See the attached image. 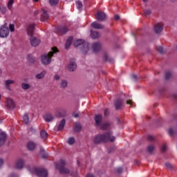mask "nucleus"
I'll return each mask as SVG.
<instances>
[{
	"mask_svg": "<svg viewBox=\"0 0 177 177\" xmlns=\"http://www.w3.org/2000/svg\"><path fill=\"white\" fill-rule=\"evenodd\" d=\"M111 135H113L111 131H109L104 134H99L94 138L93 142L96 145L102 143V142H104V143L107 142H114L115 140V137L111 136Z\"/></svg>",
	"mask_w": 177,
	"mask_h": 177,
	"instance_id": "1",
	"label": "nucleus"
},
{
	"mask_svg": "<svg viewBox=\"0 0 177 177\" xmlns=\"http://www.w3.org/2000/svg\"><path fill=\"white\" fill-rule=\"evenodd\" d=\"M59 50L57 48L54 47L52 48V51L49 52L48 55H44L41 56V62L42 64L48 65L50 64V62H52V57H53V55L55 53H57Z\"/></svg>",
	"mask_w": 177,
	"mask_h": 177,
	"instance_id": "2",
	"label": "nucleus"
},
{
	"mask_svg": "<svg viewBox=\"0 0 177 177\" xmlns=\"http://www.w3.org/2000/svg\"><path fill=\"white\" fill-rule=\"evenodd\" d=\"M73 45L75 48L80 46V45H82V52L84 55H86L89 50V43L85 42L83 39H77L75 41Z\"/></svg>",
	"mask_w": 177,
	"mask_h": 177,
	"instance_id": "3",
	"label": "nucleus"
},
{
	"mask_svg": "<svg viewBox=\"0 0 177 177\" xmlns=\"http://www.w3.org/2000/svg\"><path fill=\"white\" fill-rule=\"evenodd\" d=\"M66 165V161L64 160H60L59 162L55 164V167L59 169L60 174H70V170L64 167Z\"/></svg>",
	"mask_w": 177,
	"mask_h": 177,
	"instance_id": "4",
	"label": "nucleus"
},
{
	"mask_svg": "<svg viewBox=\"0 0 177 177\" xmlns=\"http://www.w3.org/2000/svg\"><path fill=\"white\" fill-rule=\"evenodd\" d=\"M33 172L39 177H48V171L42 168H33Z\"/></svg>",
	"mask_w": 177,
	"mask_h": 177,
	"instance_id": "5",
	"label": "nucleus"
},
{
	"mask_svg": "<svg viewBox=\"0 0 177 177\" xmlns=\"http://www.w3.org/2000/svg\"><path fill=\"white\" fill-rule=\"evenodd\" d=\"M9 36V28L6 25H3L0 28V37L6 38Z\"/></svg>",
	"mask_w": 177,
	"mask_h": 177,
	"instance_id": "6",
	"label": "nucleus"
},
{
	"mask_svg": "<svg viewBox=\"0 0 177 177\" xmlns=\"http://www.w3.org/2000/svg\"><path fill=\"white\" fill-rule=\"evenodd\" d=\"M106 17H107V15H106V13L103 12H97L95 14V19L98 21H104Z\"/></svg>",
	"mask_w": 177,
	"mask_h": 177,
	"instance_id": "7",
	"label": "nucleus"
},
{
	"mask_svg": "<svg viewBox=\"0 0 177 177\" xmlns=\"http://www.w3.org/2000/svg\"><path fill=\"white\" fill-rule=\"evenodd\" d=\"M114 104L115 110H120L124 104V100L118 98L115 101Z\"/></svg>",
	"mask_w": 177,
	"mask_h": 177,
	"instance_id": "8",
	"label": "nucleus"
},
{
	"mask_svg": "<svg viewBox=\"0 0 177 177\" xmlns=\"http://www.w3.org/2000/svg\"><path fill=\"white\" fill-rule=\"evenodd\" d=\"M30 45L32 46H38L41 44V40L35 37H32L30 39Z\"/></svg>",
	"mask_w": 177,
	"mask_h": 177,
	"instance_id": "9",
	"label": "nucleus"
},
{
	"mask_svg": "<svg viewBox=\"0 0 177 177\" xmlns=\"http://www.w3.org/2000/svg\"><path fill=\"white\" fill-rule=\"evenodd\" d=\"M68 32V28L66 26H58L57 28V32L59 34V35H63Z\"/></svg>",
	"mask_w": 177,
	"mask_h": 177,
	"instance_id": "10",
	"label": "nucleus"
},
{
	"mask_svg": "<svg viewBox=\"0 0 177 177\" xmlns=\"http://www.w3.org/2000/svg\"><path fill=\"white\" fill-rule=\"evenodd\" d=\"M6 106L8 109H13L16 107V104H15V101L12 98H7Z\"/></svg>",
	"mask_w": 177,
	"mask_h": 177,
	"instance_id": "11",
	"label": "nucleus"
},
{
	"mask_svg": "<svg viewBox=\"0 0 177 177\" xmlns=\"http://www.w3.org/2000/svg\"><path fill=\"white\" fill-rule=\"evenodd\" d=\"M67 68L69 71H74L77 68V64L74 59L70 61Z\"/></svg>",
	"mask_w": 177,
	"mask_h": 177,
	"instance_id": "12",
	"label": "nucleus"
},
{
	"mask_svg": "<svg viewBox=\"0 0 177 177\" xmlns=\"http://www.w3.org/2000/svg\"><path fill=\"white\" fill-rule=\"evenodd\" d=\"M95 127H100L102 121H103V116L100 114L96 115L95 117Z\"/></svg>",
	"mask_w": 177,
	"mask_h": 177,
	"instance_id": "13",
	"label": "nucleus"
},
{
	"mask_svg": "<svg viewBox=\"0 0 177 177\" xmlns=\"http://www.w3.org/2000/svg\"><path fill=\"white\" fill-rule=\"evenodd\" d=\"M35 28V25L32 24L29 25L27 28V33L29 37H32L34 35V29Z\"/></svg>",
	"mask_w": 177,
	"mask_h": 177,
	"instance_id": "14",
	"label": "nucleus"
},
{
	"mask_svg": "<svg viewBox=\"0 0 177 177\" xmlns=\"http://www.w3.org/2000/svg\"><path fill=\"white\" fill-rule=\"evenodd\" d=\"M44 118L46 122H50L55 120V116H53V115L50 113H47L44 115Z\"/></svg>",
	"mask_w": 177,
	"mask_h": 177,
	"instance_id": "15",
	"label": "nucleus"
},
{
	"mask_svg": "<svg viewBox=\"0 0 177 177\" xmlns=\"http://www.w3.org/2000/svg\"><path fill=\"white\" fill-rule=\"evenodd\" d=\"M92 49H93V52H94V53H97V52H99V50H100V49H102V45H100V43H99V42H95V43L93 44Z\"/></svg>",
	"mask_w": 177,
	"mask_h": 177,
	"instance_id": "16",
	"label": "nucleus"
},
{
	"mask_svg": "<svg viewBox=\"0 0 177 177\" xmlns=\"http://www.w3.org/2000/svg\"><path fill=\"white\" fill-rule=\"evenodd\" d=\"M49 19V14H48V11L42 9V12L41 15V21H46Z\"/></svg>",
	"mask_w": 177,
	"mask_h": 177,
	"instance_id": "17",
	"label": "nucleus"
},
{
	"mask_svg": "<svg viewBox=\"0 0 177 177\" xmlns=\"http://www.w3.org/2000/svg\"><path fill=\"white\" fill-rule=\"evenodd\" d=\"M163 28L164 26L162 25V24H158L154 26V31L156 34H160V32L162 31Z\"/></svg>",
	"mask_w": 177,
	"mask_h": 177,
	"instance_id": "18",
	"label": "nucleus"
},
{
	"mask_svg": "<svg viewBox=\"0 0 177 177\" xmlns=\"http://www.w3.org/2000/svg\"><path fill=\"white\" fill-rule=\"evenodd\" d=\"M55 115L57 117H64L66 115V110L63 109H57Z\"/></svg>",
	"mask_w": 177,
	"mask_h": 177,
	"instance_id": "19",
	"label": "nucleus"
},
{
	"mask_svg": "<svg viewBox=\"0 0 177 177\" xmlns=\"http://www.w3.org/2000/svg\"><path fill=\"white\" fill-rule=\"evenodd\" d=\"M91 27L95 30H103V28H104V26L97 23V21L93 22L91 24Z\"/></svg>",
	"mask_w": 177,
	"mask_h": 177,
	"instance_id": "20",
	"label": "nucleus"
},
{
	"mask_svg": "<svg viewBox=\"0 0 177 177\" xmlns=\"http://www.w3.org/2000/svg\"><path fill=\"white\" fill-rule=\"evenodd\" d=\"M23 167H24V160L23 159H19L17 160L15 164V168H17V169H21Z\"/></svg>",
	"mask_w": 177,
	"mask_h": 177,
	"instance_id": "21",
	"label": "nucleus"
},
{
	"mask_svg": "<svg viewBox=\"0 0 177 177\" xmlns=\"http://www.w3.org/2000/svg\"><path fill=\"white\" fill-rule=\"evenodd\" d=\"M6 140V133L0 131V146H2Z\"/></svg>",
	"mask_w": 177,
	"mask_h": 177,
	"instance_id": "22",
	"label": "nucleus"
},
{
	"mask_svg": "<svg viewBox=\"0 0 177 177\" xmlns=\"http://www.w3.org/2000/svg\"><path fill=\"white\" fill-rule=\"evenodd\" d=\"M35 147H37V145L34 143V142H29L27 144V148L29 149L30 151H32V150L35 149Z\"/></svg>",
	"mask_w": 177,
	"mask_h": 177,
	"instance_id": "23",
	"label": "nucleus"
},
{
	"mask_svg": "<svg viewBox=\"0 0 177 177\" xmlns=\"http://www.w3.org/2000/svg\"><path fill=\"white\" fill-rule=\"evenodd\" d=\"M13 84H15V80H8L5 82L6 87L8 91H10V85H12Z\"/></svg>",
	"mask_w": 177,
	"mask_h": 177,
	"instance_id": "24",
	"label": "nucleus"
},
{
	"mask_svg": "<svg viewBox=\"0 0 177 177\" xmlns=\"http://www.w3.org/2000/svg\"><path fill=\"white\" fill-rule=\"evenodd\" d=\"M111 125V124H110V122H105L100 126V129L102 131H106V129H109V128H110Z\"/></svg>",
	"mask_w": 177,
	"mask_h": 177,
	"instance_id": "25",
	"label": "nucleus"
},
{
	"mask_svg": "<svg viewBox=\"0 0 177 177\" xmlns=\"http://www.w3.org/2000/svg\"><path fill=\"white\" fill-rule=\"evenodd\" d=\"M64 125H66V120L63 119L59 124L57 129V131H62V129H63V128H64Z\"/></svg>",
	"mask_w": 177,
	"mask_h": 177,
	"instance_id": "26",
	"label": "nucleus"
},
{
	"mask_svg": "<svg viewBox=\"0 0 177 177\" xmlns=\"http://www.w3.org/2000/svg\"><path fill=\"white\" fill-rule=\"evenodd\" d=\"M73 42V37H69L68 39L66 40L65 48L66 49H68L70 46H71V43Z\"/></svg>",
	"mask_w": 177,
	"mask_h": 177,
	"instance_id": "27",
	"label": "nucleus"
},
{
	"mask_svg": "<svg viewBox=\"0 0 177 177\" xmlns=\"http://www.w3.org/2000/svg\"><path fill=\"white\" fill-rule=\"evenodd\" d=\"M91 37L92 39H96V38H99V32L91 30Z\"/></svg>",
	"mask_w": 177,
	"mask_h": 177,
	"instance_id": "28",
	"label": "nucleus"
},
{
	"mask_svg": "<svg viewBox=\"0 0 177 177\" xmlns=\"http://www.w3.org/2000/svg\"><path fill=\"white\" fill-rule=\"evenodd\" d=\"M40 136L42 139H44V140H46V139H48V133L44 131V130H42L41 132H40Z\"/></svg>",
	"mask_w": 177,
	"mask_h": 177,
	"instance_id": "29",
	"label": "nucleus"
},
{
	"mask_svg": "<svg viewBox=\"0 0 177 177\" xmlns=\"http://www.w3.org/2000/svg\"><path fill=\"white\" fill-rule=\"evenodd\" d=\"M104 59L105 62H109V63H113L114 62V59L109 57V55L105 54L104 56Z\"/></svg>",
	"mask_w": 177,
	"mask_h": 177,
	"instance_id": "30",
	"label": "nucleus"
},
{
	"mask_svg": "<svg viewBox=\"0 0 177 177\" xmlns=\"http://www.w3.org/2000/svg\"><path fill=\"white\" fill-rule=\"evenodd\" d=\"M45 74H46V71H44L43 72L36 75L37 80H42V78L45 77Z\"/></svg>",
	"mask_w": 177,
	"mask_h": 177,
	"instance_id": "31",
	"label": "nucleus"
},
{
	"mask_svg": "<svg viewBox=\"0 0 177 177\" xmlns=\"http://www.w3.org/2000/svg\"><path fill=\"white\" fill-rule=\"evenodd\" d=\"M23 122L24 124H28L30 122V117L28 116V113H26L23 117Z\"/></svg>",
	"mask_w": 177,
	"mask_h": 177,
	"instance_id": "32",
	"label": "nucleus"
},
{
	"mask_svg": "<svg viewBox=\"0 0 177 177\" xmlns=\"http://www.w3.org/2000/svg\"><path fill=\"white\" fill-rule=\"evenodd\" d=\"M81 124L80 123H76L75 124V126H74V131L75 132H80V131H81Z\"/></svg>",
	"mask_w": 177,
	"mask_h": 177,
	"instance_id": "33",
	"label": "nucleus"
},
{
	"mask_svg": "<svg viewBox=\"0 0 177 177\" xmlns=\"http://www.w3.org/2000/svg\"><path fill=\"white\" fill-rule=\"evenodd\" d=\"M76 6L78 10H82V2L81 1H76Z\"/></svg>",
	"mask_w": 177,
	"mask_h": 177,
	"instance_id": "34",
	"label": "nucleus"
},
{
	"mask_svg": "<svg viewBox=\"0 0 177 177\" xmlns=\"http://www.w3.org/2000/svg\"><path fill=\"white\" fill-rule=\"evenodd\" d=\"M30 87H31V86H30V84H28L27 83L21 84V88H22V89H24V91H27V89H30Z\"/></svg>",
	"mask_w": 177,
	"mask_h": 177,
	"instance_id": "35",
	"label": "nucleus"
},
{
	"mask_svg": "<svg viewBox=\"0 0 177 177\" xmlns=\"http://www.w3.org/2000/svg\"><path fill=\"white\" fill-rule=\"evenodd\" d=\"M40 154L41 155L42 158H46V157H48V153L44 149H41Z\"/></svg>",
	"mask_w": 177,
	"mask_h": 177,
	"instance_id": "36",
	"label": "nucleus"
},
{
	"mask_svg": "<svg viewBox=\"0 0 177 177\" xmlns=\"http://www.w3.org/2000/svg\"><path fill=\"white\" fill-rule=\"evenodd\" d=\"M49 3L51 6H55V5L59 3V0H49Z\"/></svg>",
	"mask_w": 177,
	"mask_h": 177,
	"instance_id": "37",
	"label": "nucleus"
},
{
	"mask_svg": "<svg viewBox=\"0 0 177 177\" xmlns=\"http://www.w3.org/2000/svg\"><path fill=\"white\" fill-rule=\"evenodd\" d=\"M27 59L29 63H34L35 62V58L31 57L30 55H28Z\"/></svg>",
	"mask_w": 177,
	"mask_h": 177,
	"instance_id": "38",
	"label": "nucleus"
},
{
	"mask_svg": "<svg viewBox=\"0 0 177 177\" xmlns=\"http://www.w3.org/2000/svg\"><path fill=\"white\" fill-rule=\"evenodd\" d=\"M13 3H15V0H10L8 1V8L10 10H12Z\"/></svg>",
	"mask_w": 177,
	"mask_h": 177,
	"instance_id": "39",
	"label": "nucleus"
},
{
	"mask_svg": "<svg viewBox=\"0 0 177 177\" xmlns=\"http://www.w3.org/2000/svg\"><path fill=\"white\" fill-rule=\"evenodd\" d=\"M153 150H154V146L153 145H149L147 147V151L149 152V153H153Z\"/></svg>",
	"mask_w": 177,
	"mask_h": 177,
	"instance_id": "40",
	"label": "nucleus"
},
{
	"mask_svg": "<svg viewBox=\"0 0 177 177\" xmlns=\"http://www.w3.org/2000/svg\"><path fill=\"white\" fill-rule=\"evenodd\" d=\"M68 145H74L75 143V139L73 137H71L68 139Z\"/></svg>",
	"mask_w": 177,
	"mask_h": 177,
	"instance_id": "41",
	"label": "nucleus"
},
{
	"mask_svg": "<svg viewBox=\"0 0 177 177\" xmlns=\"http://www.w3.org/2000/svg\"><path fill=\"white\" fill-rule=\"evenodd\" d=\"M165 167H166V168L167 169H174V165H172V164H171L169 162H166L165 164Z\"/></svg>",
	"mask_w": 177,
	"mask_h": 177,
	"instance_id": "42",
	"label": "nucleus"
},
{
	"mask_svg": "<svg viewBox=\"0 0 177 177\" xmlns=\"http://www.w3.org/2000/svg\"><path fill=\"white\" fill-rule=\"evenodd\" d=\"M67 86V81L63 80L60 84L61 88H66Z\"/></svg>",
	"mask_w": 177,
	"mask_h": 177,
	"instance_id": "43",
	"label": "nucleus"
},
{
	"mask_svg": "<svg viewBox=\"0 0 177 177\" xmlns=\"http://www.w3.org/2000/svg\"><path fill=\"white\" fill-rule=\"evenodd\" d=\"M156 50H158V52H159V53H164V48L162 46H158L156 47Z\"/></svg>",
	"mask_w": 177,
	"mask_h": 177,
	"instance_id": "44",
	"label": "nucleus"
},
{
	"mask_svg": "<svg viewBox=\"0 0 177 177\" xmlns=\"http://www.w3.org/2000/svg\"><path fill=\"white\" fill-rule=\"evenodd\" d=\"M144 14L145 16H150V15H151V10H145Z\"/></svg>",
	"mask_w": 177,
	"mask_h": 177,
	"instance_id": "45",
	"label": "nucleus"
},
{
	"mask_svg": "<svg viewBox=\"0 0 177 177\" xmlns=\"http://www.w3.org/2000/svg\"><path fill=\"white\" fill-rule=\"evenodd\" d=\"M171 72H166L165 78V80H169L171 78Z\"/></svg>",
	"mask_w": 177,
	"mask_h": 177,
	"instance_id": "46",
	"label": "nucleus"
},
{
	"mask_svg": "<svg viewBox=\"0 0 177 177\" xmlns=\"http://www.w3.org/2000/svg\"><path fill=\"white\" fill-rule=\"evenodd\" d=\"M168 133L169 135V136H174L175 132L174 131V130L172 129V128L169 129L168 130Z\"/></svg>",
	"mask_w": 177,
	"mask_h": 177,
	"instance_id": "47",
	"label": "nucleus"
},
{
	"mask_svg": "<svg viewBox=\"0 0 177 177\" xmlns=\"http://www.w3.org/2000/svg\"><path fill=\"white\" fill-rule=\"evenodd\" d=\"M9 28H10V30L11 31V32H13V31H15V25L10 24Z\"/></svg>",
	"mask_w": 177,
	"mask_h": 177,
	"instance_id": "48",
	"label": "nucleus"
},
{
	"mask_svg": "<svg viewBox=\"0 0 177 177\" xmlns=\"http://www.w3.org/2000/svg\"><path fill=\"white\" fill-rule=\"evenodd\" d=\"M166 150H167V145H165V144H164L163 145H162L161 151H162V153H164Z\"/></svg>",
	"mask_w": 177,
	"mask_h": 177,
	"instance_id": "49",
	"label": "nucleus"
},
{
	"mask_svg": "<svg viewBox=\"0 0 177 177\" xmlns=\"http://www.w3.org/2000/svg\"><path fill=\"white\" fill-rule=\"evenodd\" d=\"M115 171L118 174H121L122 172V167H118L115 169Z\"/></svg>",
	"mask_w": 177,
	"mask_h": 177,
	"instance_id": "50",
	"label": "nucleus"
},
{
	"mask_svg": "<svg viewBox=\"0 0 177 177\" xmlns=\"http://www.w3.org/2000/svg\"><path fill=\"white\" fill-rule=\"evenodd\" d=\"M109 114H110V112L109 111V109H106L104 110V115L105 117L109 116Z\"/></svg>",
	"mask_w": 177,
	"mask_h": 177,
	"instance_id": "51",
	"label": "nucleus"
},
{
	"mask_svg": "<svg viewBox=\"0 0 177 177\" xmlns=\"http://www.w3.org/2000/svg\"><path fill=\"white\" fill-rule=\"evenodd\" d=\"M147 139L149 140V142H153V140H154V138L152 136H148Z\"/></svg>",
	"mask_w": 177,
	"mask_h": 177,
	"instance_id": "52",
	"label": "nucleus"
},
{
	"mask_svg": "<svg viewBox=\"0 0 177 177\" xmlns=\"http://www.w3.org/2000/svg\"><path fill=\"white\" fill-rule=\"evenodd\" d=\"M131 78L133 81H138V76L136 75H132Z\"/></svg>",
	"mask_w": 177,
	"mask_h": 177,
	"instance_id": "53",
	"label": "nucleus"
},
{
	"mask_svg": "<svg viewBox=\"0 0 177 177\" xmlns=\"http://www.w3.org/2000/svg\"><path fill=\"white\" fill-rule=\"evenodd\" d=\"M133 103V102L132 101V100H129L127 101V104H130V106H132Z\"/></svg>",
	"mask_w": 177,
	"mask_h": 177,
	"instance_id": "54",
	"label": "nucleus"
},
{
	"mask_svg": "<svg viewBox=\"0 0 177 177\" xmlns=\"http://www.w3.org/2000/svg\"><path fill=\"white\" fill-rule=\"evenodd\" d=\"M114 20H116V21L120 20V17H119V15H115L114 16Z\"/></svg>",
	"mask_w": 177,
	"mask_h": 177,
	"instance_id": "55",
	"label": "nucleus"
},
{
	"mask_svg": "<svg viewBox=\"0 0 177 177\" xmlns=\"http://www.w3.org/2000/svg\"><path fill=\"white\" fill-rule=\"evenodd\" d=\"M78 115H80L79 113H73V116L75 118H78Z\"/></svg>",
	"mask_w": 177,
	"mask_h": 177,
	"instance_id": "56",
	"label": "nucleus"
},
{
	"mask_svg": "<svg viewBox=\"0 0 177 177\" xmlns=\"http://www.w3.org/2000/svg\"><path fill=\"white\" fill-rule=\"evenodd\" d=\"M8 177H17V174H11L8 176Z\"/></svg>",
	"mask_w": 177,
	"mask_h": 177,
	"instance_id": "57",
	"label": "nucleus"
},
{
	"mask_svg": "<svg viewBox=\"0 0 177 177\" xmlns=\"http://www.w3.org/2000/svg\"><path fill=\"white\" fill-rule=\"evenodd\" d=\"M3 165V160L0 158V168Z\"/></svg>",
	"mask_w": 177,
	"mask_h": 177,
	"instance_id": "58",
	"label": "nucleus"
},
{
	"mask_svg": "<svg viewBox=\"0 0 177 177\" xmlns=\"http://www.w3.org/2000/svg\"><path fill=\"white\" fill-rule=\"evenodd\" d=\"M55 80H60V76L56 75H55Z\"/></svg>",
	"mask_w": 177,
	"mask_h": 177,
	"instance_id": "59",
	"label": "nucleus"
},
{
	"mask_svg": "<svg viewBox=\"0 0 177 177\" xmlns=\"http://www.w3.org/2000/svg\"><path fill=\"white\" fill-rule=\"evenodd\" d=\"M86 177H95V176H93L92 174H87Z\"/></svg>",
	"mask_w": 177,
	"mask_h": 177,
	"instance_id": "60",
	"label": "nucleus"
},
{
	"mask_svg": "<svg viewBox=\"0 0 177 177\" xmlns=\"http://www.w3.org/2000/svg\"><path fill=\"white\" fill-rule=\"evenodd\" d=\"M172 97H173V99L177 100V95L176 94H173Z\"/></svg>",
	"mask_w": 177,
	"mask_h": 177,
	"instance_id": "61",
	"label": "nucleus"
},
{
	"mask_svg": "<svg viewBox=\"0 0 177 177\" xmlns=\"http://www.w3.org/2000/svg\"><path fill=\"white\" fill-rule=\"evenodd\" d=\"M39 0H32V2H38Z\"/></svg>",
	"mask_w": 177,
	"mask_h": 177,
	"instance_id": "62",
	"label": "nucleus"
},
{
	"mask_svg": "<svg viewBox=\"0 0 177 177\" xmlns=\"http://www.w3.org/2000/svg\"><path fill=\"white\" fill-rule=\"evenodd\" d=\"M143 2H147V0H142Z\"/></svg>",
	"mask_w": 177,
	"mask_h": 177,
	"instance_id": "63",
	"label": "nucleus"
},
{
	"mask_svg": "<svg viewBox=\"0 0 177 177\" xmlns=\"http://www.w3.org/2000/svg\"><path fill=\"white\" fill-rule=\"evenodd\" d=\"M175 1H176V0H171L172 2H175Z\"/></svg>",
	"mask_w": 177,
	"mask_h": 177,
	"instance_id": "64",
	"label": "nucleus"
}]
</instances>
